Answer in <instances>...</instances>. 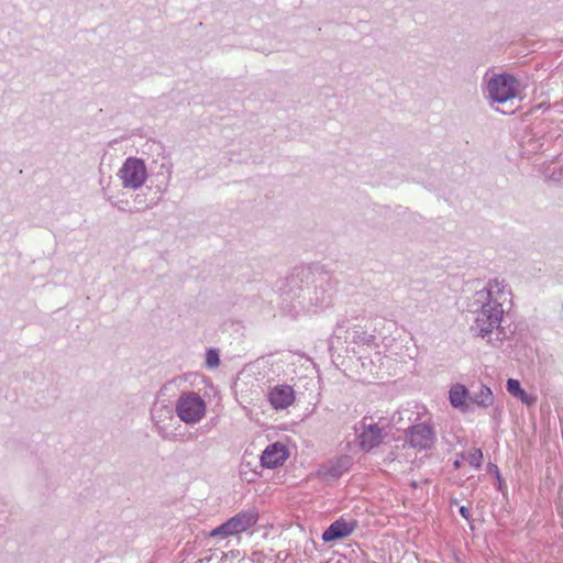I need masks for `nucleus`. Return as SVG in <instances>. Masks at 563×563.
Segmentation results:
<instances>
[{
	"mask_svg": "<svg viewBox=\"0 0 563 563\" xmlns=\"http://www.w3.org/2000/svg\"><path fill=\"white\" fill-rule=\"evenodd\" d=\"M511 306L512 291L505 279H489L483 289L468 299L467 309L475 314L471 332L493 346H499L505 335L500 324Z\"/></svg>",
	"mask_w": 563,
	"mask_h": 563,
	"instance_id": "f257e3e1",
	"label": "nucleus"
},
{
	"mask_svg": "<svg viewBox=\"0 0 563 563\" xmlns=\"http://www.w3.org/2000/svg\"><path fill=\"white\" fill-rule=\"evenodd\" d=\"M334 292L335 282L321 263L295 267L284 286V295L303 310L329 307Z\"/></svg>",
	"mask_w": 563,
	"mask_h": 563,
	"instance_id": "f03ea898",
	"label": "nucleus"
},
{
	"mask_svg": "<svg viewBox=\"0 0 563 563\" xmlns=\"http://www.w3.org/2000/svg\"><path fill=\"white\" fill-rule=\"evenodd\" d=\"M206 401L195 391H183L176 401L175 412L187 424L199 422L206 415Z\"/></svg>",
	"mask_w": 563,
	"mask_h": 563,
	"instance_id": "7ed1b4c3",
	"label": "nucleus"
},
{
	"mask_svg": "<svg viewBox=\"0 0 563 563\" xmlns=\"http://www.w3.org/2000/svg\"><path fill=\"white\" fill-rule=\"evenodd\" d=\"M258 514L253 510H242L209 532L210 538L238 536L256 525Z\"/></svg>",
	"mask_w": 563,
	"mask_h": 563,
	"instance_id": "20e7f679",
	"label": "nucleus"
},
{
	"mask_svg": "<svg viewBox=\"0 0 563 563\" xmlns=\"http://www.w3.org/2000/svg\"><path fill=\"white\" fill-rule=\"evenodd\" d=\"M118 177L125 189L137 190L147 179L145 162L139 157H128L118 172Z\"/></svg>",
	"mask_w": 563,
	"mask_h": 563,
	"instance_id": "39448f33",
	"label": "nucleus"
},
{
	"mask_svg": "<svg viewBox=\"0 0 563 563\" xmlns=\"http://www.w3.org/2000/svg\"><path fill=\"white\" fill-rule=\"evenodd\" d=\"M519 81L510 74L494 75L487 82L488 97L497 103H506L517 96Z\"/></svg>",
	"mask_w": 563,
	"mask_h": 563,
	"instance_id": "423d86ee",
	"label": "nucleus"
},
{
	"mask_svg": "<svg viewBox=\"0 0 563 563\" xmlns=\"http://www.w3.org/2000/svg\"><path fill=\"white\" fill-rule=\"evenodd\" d=\"M405 434L409 444L418 450H429L435 441L433 427L426 422L413 423Z\"/></svg>",
	"mask_w": 563,
	"mask_h": 563,
	"instance_id": "0eeeda50",
	"label": "nucleus"
},
{
	"mask_svg": "<svg viewBox=\"0 0 563 563\" xmlns=\"http://www.w3.org/2000/svg\"><path fill=\"white\" fill-rule=\"evenodd\" d=\"M287 448L280 442H275L266 446L260 456V465L264 468H276L284 464L288 457Z\"/></svg>",
	"mask_w": 563,
	"mask_h": 563,
	"instance_id": "6e6552de",
	"label": "nucleus"
},
{
	"mask_svg": "<svg viewBox=\"0 0 563 563\" xmlns=\"http://www.w3.org/2000/svg\"><path fill=\"white\" fill-rule=\"evenodd\" d=\"M268 400L276 410H283L292 405L295 391L289 385H276L268 393Z\"/></svg>",
	"mask_w": 563,
	"mask_h": 563,
	"instance_id": "1a4fd4ad",
	"label": "nucleus"
},
{
	"mask_svg": "<svg viewBox=\"0 0 563 563\" xmlns=\"http://www.w3.org/2000/svg\"><path fill=\"white\" fill-rule=\"evenodd\" d=\"M356 528L355 521H346L340 518L333 521L322 533L323 542H333L349 537Z\"/></svg>",
	"mask_w": 563,
	"mask_h": 563,
	"instance_id": "9d476101",
	"label": "nucleus"
},
{
	"mask_svg": "<svg viewBox=\"0 0 563 563\" xmlns=\"http://www.w3.org/2000/svg\"><path fill=\"white\" fill-rule=\"evenodd\" d=\"M471 393L463 384L456 383L449 390V400L453 408L459 409L463 413L471 412L470 402Z\"/></svg>",
	"mask_w": 563,
	"mask_h": 563,
	"instance_id": "9b49d317",
	"label": "nucleus"
},
{
	"mask_svg": "<svg viewBox=\"0 0 563 563\" xmlns=\"http://www.w3.org/2000/svg\"><path fill=\"white\" fill-rule=\"evenodd\" d=\"M367 418L365 417L362 421L363 431L358 435L360 445L363 450L369 451L377 446L382 441V430L377 423H366Z\"/></svg>",
	"mask_w": 563,
	"mask_h": 563,
	"instance_id": "f8f14e48",
	"label": "nucleus"
},
{
	"mask_svg": "<svg viewBox=\"0 0 563 563\" xmlns=\"http://www.w3.org/2000/svg\"><path fill=\"white\" fill-rule=\"evenodd\" d=\"M418 419V412L410 407H402L389 417V427L396 428L397 431L407 432L413 422Z\"/></svg>",
	"mask_w": 563,
	"mask_h": 563,
	"instance_id": "ddd939ff",
	"label": "nucleus"
},
{
	"mask_svg": "<svg viewBox=\"0 0 563 563\" xmlns=\"http://www.w3.org/2000/svg\"><path fill=\"white\" fill-rule=\"evenodd\" d=\"M162 412V411H165L166 412V418L168 419H173V410L169 406H161L158 408H154L152 410V420L155 424V429H156V432L157 434L163 439V440H167V441H175L177 439V434L175 433H172V432H168L167 429L159 424V420H157V413L158 412Z\"/></svg>",
	"mask_w": 563,
	"mask_h": 563,
	"instance_id": "4468645a",
	"label": "nucleus"
},
{
	"mask_svg": "<svg viewBox=\"0 0 563 563\" xmlns=\"http://www.w3.org/2000/svg\"><path fill=\"white\" fill-rule=\"evenodd\" d=\"M471 406L476 405L481 408H488L494 404V395L492 389L486 385H481L479 390L471 394Z\"/></svg>",
	"mask_w": 563,
	"mask_h": 563,
	"instance_id": "2eb2a0df",
	"label": "nucleus"
},
{
	"mask_svg": "<svg viewBox=\"0 0 563 563\" xmlns=\"http://www.w3.org/2000/svg\"><path fill=\"white\" fill-rule=\"evenodd\" d=\"M250 466H251V462H247L246 457L244 456L243 462L240 467V474L245 476L247 482H254L255 478L257 477L258 473L256 471H252V468H250Z\"/></svg>",
	"mask_w": 563,
	"mask_h": 563,
	"instance_id": "dca6fc26",
	"label": "nucleus"
},
{
	"mask_svg": "<svg viewBox=\"0 0 563 563\" xmlns=\"http://www.w3.org/2000/svg\"><path fill=\"white\" fill-rule=\"evenodd\" d=\"M250 466H251V462H247L246 457L244 456L243 462L240 467V474L245 476L247 482H254L255 478L257 477L258 473L256 471H252V468H250Z\"/></svg>",
	"mask_w": 563,
	"mask_h": 563,
	"instance_id": "f3484780",
	"label": "nucleus"
},
{
	"mask_svg": "<svg viewBox=\"0 0 563 563\" xmlns=\"http://www.w3.org/2000/svg\"><path fill=\"white\" fill-rule=\"evenodd\" d=\"M466 460L470 465L479 468L482 466L483 461V452L481 449H473L467 453Z\"/></svg>",
	"mask_w": 563,
	"mask_h": 563,
	"instance_id": "a211bd4d",
	"label": "nucleus"
},
{
	"mask_svg": "<svg viewBox=\"0 0 563 563\" xmlns=\"http://www.w3.org/2000/svg\"><path fill=\"white\" fill-rule=\"evenodd\" d=\"M349 461H350L349 456H344L343 459H341L336 466H332L330 468V474L333 477H340L342 475V473L347 470Z\"/></svg>",
	"mask_w": 563,
	"mask_h": 563,
	"instance_id": "6ab92c4d",
	"label": "nucleus"
},
{
	"mask_svg": "<svg viewBox=\"0 0 563 563\" xmlns=\"http://www.w3.org/2000/svg\"><path fill=\"white\" fill-rule=\"evenodd\" d=\"M206 364L208 367L213 368L220 364V356L216 349H209L206 353Z\"/></svg>",
	"mask_w": 563,
	"mask_h": 563,
	"instance_id": "aec40b11",
	"label": "nucleus"
},
{
	"mask_svg": "<svg viewBox=\"0 0 563 563\" xmlns=\"http://www.w3.org/2000/svg\"><path fill=\"white\" fill-rule=\"evenodd\" d=\"M506 389L514 397H517L522 391V387H521L520 382L518 379H515V378L507 379V382H506Z\"/></svg>",
	"mask_w": 563,
	"mask_h": 563,
	"instance_id": "412c9836",
	"label": "nucleus"
},
{
	"mask_svg": "<svg viewBox=\"0 0 563 563\" xmlns=\"http://www.w3.org/2000/svg\"><path fill=\"white\" fill-rule=\"evenodd\" d=\"M516 398L527 406H532L537 401V397L528 394L525 389Z\"/></svg>",
	"mask_w": 563,
	"mask_h": 563,
	"instance_id": "4be33fe9",
	"label": "nucleus"
},
{
	"mask_svg": "<svg viewBox=\"0 0 563 563\" xmlns=\"http://www.w3.org/2000/svg\"><path fill=\"white\" fill-rule=\"evenodd\" d=\"M459 512H460V515H461L464 519L470 520V518H471V514H470V510H468V508H467L466 506H461V507L459 508Z\"/></svg>",
	"mask_w": 563,
	"mask_h": 563,
	"instance_id": "5701e85b",
	"label": "nucleus"
},
{
	"mask_svg": "<svg viewBox=\"0 0 563 563\" xmlns=\"http://www.w3.org/2000/svg\"><path fill=\"white\" fill-rule=\"evenodd\" d=\"M488 472H493L496 476V478L498 479V482H500V472L497 467V465L495 464H488Z\"/></svg>",
	"mask_w": 563,
	"mask_h": 563,
	"instance_id": "b1692460",
	"label": "nucleus"
},
{
	"mask_svg": "<svg viewBox=\"0 0 563 563\" xmlns=\"http://www.w3.org/2000/svg\"><path fill=\"white\" fill-rule=\"evenodd\" d=\"M465 459L464 453L457 454L456 460L453 462L454 468H460L462 466V460Z\"/></svg>",
	"mask_w": 563,
	"mask_h": 563,
	"instance_id": "393cba45",
	"label": "nucleus"
},
{
	"mask_svg": "<svg viewBox=\"0 0 563 563\" xmlns=\"http://www.w3.org/2000/svg\"><path fill=\"white\" fill-rule=\"evenodd\" d=\"M429 481L428 479H423L422 482H417V481H412L410 483V486L413 487V488H417L419 487L422 483H428Z\"/></svg>",
	"mask_w": 563,
	"mask_h": 563,
	"instance_id": "a878e982",
	"label": "nucleus"
},
{
	"mask_svg": "<svg viewBox=\"0 0 563 563\" xmlns=\"http://www.w3.org/2000/svg\"><path fill=\"white\" fill-rule=\"evenodd\" d=\"M163 418H166V412L165 411H159L157 413V420H159V423L163 421Z\"/></svg>",
	"mask_w": 563,
	"mask_h": 563,
	"instance_id": "bb28decb",
	"label": "nucleus"
},
{
	"mask_svg": "<svg viewBox=\"0 0 563 563\" xmlns=\"http://www.w3.org/2000/svg\"><path fill=\"white\" fill-rule=\"evenodd\" d=\"M498 484H499V489H501V487H503V479L501 478H500V482H498Z\"/></svg>",
	"mask_w": 563,
	"mask_h": 563,
	"instance_id": "cd10ccee",
	"label": "nucleus"
},
{
	"mask_svg": "<svg viewBox=\"0 0 563 563\" xmlns=\"http://www.w3.org/2000/svg\"><path fill=\"white\" fill-rule=\"evenodd\" d=\"M503 113H514V110H510V111L503 110Z\"/></svg>",
	"mask_w": 563,
	"mask_h": 563,
	"instance_id": "c85d7f7f",
	"label": "nucleus"
}]
</instances>
